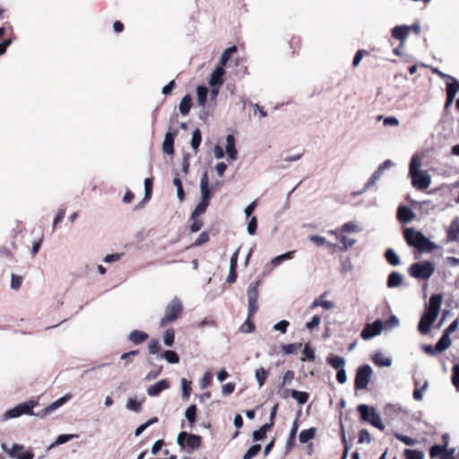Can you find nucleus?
<instances>
[{"label": "nucleus", "mask_w": 459, "mask_h": 459, "mask_svg": "<svg viewBox=\"0 0 459 459\" xmlns=\"http://www.w3.org/2000/svg\"><path fill=\"white\" fill-rule=\"evenodd\" d=\"M331 233L333 234L336 237V238L339 239L340 242L342 244V249L343 250H347L348 248L351 247L355 243L354 239L346 237L342 232H338V230H333Z\"/></svg>", "instance_id": "b1692460"}, {"label": "nucleus", "mask_w": 459, "mask_h": 459, "mask_svg": "<svg viewBox=\"0 0 459 459\" xmlns=\"http://www.w3.org/2000/svg\"><path fill=\"white\" fill-rule=\"evenodd\" d=\"M459 91V82L453 79L452 82L446 84V96L455 98Z\"/></svg>", "instance_id": "79ce46f5"}, {"label": "nucleus", "mask_w": 459, "mask_h": 459, "mask_svg": "<svg viewBox=\"0 0 459 459\" xmlns=\"http://www.w3.org/2000/svg\"><path fill=\"white\" fill-rule=\"evenodd\" d=\"M371 441V436L369 434V432L363 429L359 431V443H364V442H367V443H370Z\"/></svg>", "instance_id": "0e129e2a"}, {"label": "nucleus", "mask_w": 459, "mask_h": 459, "mask_svg": "<svg viewBox=\"0 0 459 459\" xmlns=\"http://www.w3.org/2000/svg\"><path fill=\"white\" fill-rule=\"evenodd\" d=\"M452 383L459 392V365H455L452 368Z\"/></svg>", "instance_id": "13d9d810"}, {"label": "nucleus", "mask_w": 459, "mask_h": 459, "mask_svg": "<svg viewBox=\"0 0 459 459\" xmlns=\"http://www.w3.org/2000/svg\"><path fill=\"white\" fill-rule=\"evenodd\" d=\"M257 229V220L256 217L253 216L247 224V232L250 235H255L256 233Z\"/></svg>", "instance_id": "69168bd1"}, {"label": "nucleus", "mask_w": 459, "mask_h": 459, "mask_svg": "<svg viewBox=\"0 0 459 459\" xmlns=\"http://www.w3.org/2000/svg\"><path fill=\"white\" fill-rule=\"evenodd\" d=\"M170 386V383L167 379H162L154 385L149 386L147 388V394L149 396H158L162 391L169 389Z\"/></svg>", "instance_id": "2eb2a0df"}, {"label": "nucleus", "mask_w": 459, "mask_h": 459, "mask_svg": "<svg viewBox=\"0 0 459 459\" xmlns=\"http://www.w3.org/2000/svg\"><path fill=\"white\" fill-rule=\"evenodd\" d=\"M411 178L412 186L420 190L427 189L431 183L430 177L427 171L414 173L413 175H411Z\"/></svg>", "instance_id": "0eeeda50"}, {"label": "nucleus", "mask_w": 459, "mask_h": 459, "mask_svg": "<svg viewBox=\"0 0 459 459\" xmlns=\"http://www.w3.org/2000/svg\"><path fill=\"white\" fill-rule=\"evenodd\" d=\"M152 186H153V179L152 178H145L144 180V189H145V194H144V200L148 201L151 199L152 197Z\"/></svg>", "instance_id": "3c124183"}, {"label": "nucleus", "mask_w": 459, "mask_h": 459, "mask_svg": "<svg viewBox=\"0 0 459 459\" xmlns=\"http://www.w3.org/2000/svg\"><path fill=\"white\" fill-rule=\"evenodd\" d=\"M208 88L204 85H199L196 88V93H197V102L198 105L201 107H204L207 102V96H208Z\"/></svg>", "instance_id": "393cba45"}, {"label": "nucleus", "mask_w": 459, "mask_h": 459, "mask_svg": "<svg viewBox=\"0 0 459 459\" xmlns=\"http://www.w3.org/2000/svg\"><path fill=\"white\" fill-rule=\"evenodd\" d=\"M210 239V236L208 234V232H202L198 238L194 242V244L192 245L193 247H198V246H202L205 243H207Z\"/></svg>", "instance_id": "680f3d73"}, {"label": "nucleus", "mask_w": 459, "mask_h": 459, "mask_svg": "<svg viewBox=\"0 0 459 459\" xmlns=\"http://www.w3.org/2000/svg\"><path fill=\"white\" fill-rule=\"evenodd\" d=\"M149 338V335L140 330H134L130 333L128 339L134 344L144 342Z\"/></svg>", "instance_id": "5701e85b"}, {"label": "nucleus", "mask_w": 459, "mask_h": 459, "mask_svg": "<svg viewBox=\"0 0 459 459\" xmlns=\"http://www.w3.org/2000/svg\"><path fill=\"white\" fill-rule=\"evenodd\" d=\"M255 330V323L252 321L251 317L247 316V320L245 323L241 325L240 331L242 333H252Z\"/></svg>", "instance_id": "5fc2aeb1"}, {"label": "nucleus", "mask_w": 459, "mask_h": 459, "mask_svg": "<svg viewBox=\"0 0 459 459\" xmlns=\"http://www.w3.org/2000/svg\"><path fill=\"white\" fill-rule=\"evenodd\" d=\"M403 455L405 459H423L424 453L420 450L413 449H405L403 451Z\"/></svg>", "instance_id": "58836bf2"}, {"label": "nucleus", "mask_w": 459, "mask_h": 459, "mask_svg": "<svg viewBox=\"0 0 459 459\" xmlns=\"http://www.w3.org/2000/svg\"><path fill=\"white\" fill-rule=\"evenodd\" d=\"M326 362L336 370L344 368L345 366V359L342 357L333 354L327 356Z\"/></svg>", "instance_id": "412c9836"}, {"label": "nucleus", "mask_w": 459, "mask_h": 459, "mask_svg": "<svg viewBox=\"0 0 459 459\" xmlns=\"http://www.w3.org/2000/svg\"><path fill=\"white\" fill-rule=\"evenodd\" d=\"M394 437L396 439L400 440L406 446H415L418 443V440L416 438H412L411 437L400 433H395Z\"/></svg>", "instance_id": "de8ad7c7"}, {"label": "nucleus", "mask_w": 459, "mask_h": 459, "mask_svg": "<svg viewBox=\"0 0 459 459\" xmlns=\"http://www.w3.org/2000/svg\"><path fill=\"white\" fill-rule=\"evenodd\" d=\"M262 446L259 444L253 445L243 455V459H252L259 454Z\"/></svg>", "instance_id": "49530a36"}, {"label": "nucleus", "mask_w": 459, "mask_h": 459, "mask_svg": "<svg viewBox=\"0 0 459 459\" xmlns=\"http://www.w3.org/2000/svg\"><path fill=\"white\" fill-rule=\"evenodd\" d=\"M190 221H192V223L190 225V231L191 232H197L201 230V228L204 226L203 220L197 218H193L192 215L190 216Z\"/></svg>", "instance_id": "603ef678"}, {"label": "nucleus", "mask_w": 459, "mask_h": 459, "mask_svg": "<svg viewBox=\"0 0 459 459\" xmlns=\"http://www.w3.org/2000/svg\"><path fill=\"white\" fill-rule=\"evenodd\" d=\"M200 190L201 201L210 204V200L214 192L210 188V181L207 171H204L201 177Z\"/></svg>", "instance_id": "9d476101"}, {"label": "nucleus", "mask_w": 459, "mask_h": 459, "mask_svg": "<svg viewBox=\"0 0 459 459\" xmlns=\"http://www.w3.org/2000/svg\"><path fill=\"white\" fill-rule=\"evenodd\" d=\"M420 167V160L418 157H412L411 162H410V176L413 175L414 173L420 172V170L419 168Z\"/></svg>", "instance_id": "bf43d9fd"}, {"label": "nucleus", "mask_w": 459, "mask_h": 459, "mask_svg": "<svg viewBox=\"0 0 459 459\" xmlns=\"http://www.w3.org/2000/svg\"><path fill=\"white\" fill-rule=\"evenodd\" d=\"M225 74V70L223 67L218 65L214 71L212 73L211 77L209 79V84L212 88L221 87L223 82V76Z\"/></svg>", "instance_id": "4468645a"}, {"label": "nucleus", "mask_w": 459, "mask_h": 459, "mask_svg": "<svg viewBox=\"0 0 459 459\" xmlns=\"http://www.w3.org/2000/svg\"><path fill=\"white\" fill-rule=\"evenodd\" d=\"M358 230H359L358 226L354 222H351V221L344 223L341 228L342 233L355 232Z\"/></svg>", "instance_id": "e2e57ef3"}, {"label": "nucleus", "mask_w": 459, "mask_h": 459, "mask_svg": "<svg viewBox=\"0 0 459 459\" xmlns=\"http://www.w3.org/2000/svg\"><path fill=\"white\" fill-rule=\"evenodd\" d=\"M372 373L373 371L369 365L360 366L355 374L354 388L356 390L366 389L370 382Z\"/></svg>", "instance_id": "39448f33"}, {"label": "nucleus", "mask_w": 459, "mask_h": 459, "mask_svg": "<svg viewBox=\"0 0 459 459\" xmlns=\"http://www.w3.org/2000/svg\"><path fill=\"white\" fill-rule=\"evenodd\" d=\"M423 236L421 232L415 231L412 228H407L403 231V237L407 244L415 248H418L420 245Z\"/></svg>", "instance_id": "9b49d317"}, {"label": "nucleus", "mask_w": 459, "mask_h": 459, "mask_svg": "<svg viewBox=\"0 0 459 459\" xmlns=\"http://www.w3.org/2000/svg\"><path fill=\"white\" fill-rule=\"evenodd\" d=\"M226 152L230 160L237 159V150L235 147V137L232 134H229L226 138Z\"/></svg>", "instance_id": "4be33fe9"}, {"label": "nucleus", "mask_w": 459, "mask_h": 459, "mask_svg": "<svg viewBox=\"0 0 459 459\" xmlns=\"http://www.w3.org/2000/svg\"><path fill=\"white\" fill-rule=\"evenodd\" d=\"M38 404L39 403L35 400H29L22 403H19L15 407L5 411L4 418H17L23 414L35 415V413L33 412V408H35Z\"/></svg>", "instance_id": "20e7f679"}, {"label": "nucleus", "mask_w": 459, "mask_h": 459, "mask_svg": "<svg viewBox=\"0 0 459 459\" xmlns=\"http://www.w3.org/2000/svg\"><path fill=\"white\" fill-rule=\"evenodd\" d=\"M446 233L449 241H457L459 239V219H455L451 222Z\"/></svg>", "instance_id": "aec40b11"}, {"label": "nucleus", "mask_w": 459, "mask_h": 459, "mask_svg": "<svg viewBox=\"0 0 459 459\" xmlns=\"http://www.w3.org/2000/svg\"><path fill=\"white\" fill-rule=\"evenodd\" d=\"M451 345V339L447 333H443L441 338L438 340V342L436 344V350L439 351L440 352L448 349Z\"/></svg>", "instance_id": "2f4dec72"}, {"label": "nucleus", "mask_w": 459, "mask_h": 459, "mask_svg": "<svg viewBox=\"0 0 459 459\" xmlns=\"http://www.w3.org/2000/svg\"><path fill=\"white\" fill-rule=\"evenodd\" d=\"M192 108V98L189 94H186L181 100L178 108L182 115L186 116L189 113Z\"/></svg>", "instance_id": "a878e982"}, {"label": "nucleus", "mask_w": 459, "mask_h": 459, "mask_svg": "<svg viewBox=\"0 0 459 459\" xmlns=\"http://www.w3.org/2000/svg\"><path fill=\"white\" fill-rule=\"evenodd\" d=\"M443 301L442 294H433L429 301V304L425 306V307L431 312V314L435 315L437 317L440 312L441 304Z\"/></svg>", "instance_id": "f8f14e48"}, {"label": "nucleus", "mask_w": 459, "mask_h": 459, "mask_svg": "<svg viewBox=\"0 0 459 459\" xmlns=\"http://www.w3.org/2000/svg\"><path fill=\"white\" fill-rule=\"evenodd\" d=\"M183 313V305L178 297H175L166 307L164 316L160 321V326L165 327L167 325L177 321Z\"/></svg>", "instance_id": "f257e3e1"}, {"label": "nucleus", "mask_w": 459, "mask_h": 459, "mask_svg": "<svg viewBox=\"0 0 459 459\" xmlns=\"http://www.w3.org/2000/svg\"><path fill=\"white\" fill-rule=\"evenodd\" d=\"M437 319V316L431 312H429L426 307L424 310L423 315L421 316V318L419 322L418 330L422 334H427L429 333L430 328Z\"/></svg>", "instance_id": "1a4fd4ad"}, {"label": "nucleus", "mask_w": 459, "mask_h": 459, "mask_svg": "<svg viewBox=\"0 0 459 459\" xmlns=\"http://www.w3.org/2000/svg\"><path fill=\"white\" fill-rule=\"evenodd\" d=\"M126 407L131 411L139 412L142 410V403L136 401L135 399L129 398L126 403Z\"/></svg>", "instance_id": "4d7b16f0"}, {"label": "nucleus", "mask_w": 459, "mask_h": 459, "mask_svg": "<svg viewBox=\"0 0 459 459\" xmlns=\"http://www.w3.org/2000/svg\"><path fill=\"white\" fill-rule=\"evenodd\" d=\"M290 395L293 399H295L299 404H304L308 401L309 395L306 392L292 390Z\"/></svg>", "instance_id": "e433bc0d"}, {"label": "nucleus", "mask_w": 459, "mask_h": 459, "mask_svg": "<svg viewBox=\"0 0 459 459\" xmlns=\"http://www.w3.org/2000/svg\"><path fill=\"white\" fill-rule=\"evenodd\" d=\"M385 257L386 261L391 265L395 266V265H398L400 264L399 256L396 255V253L392 248H387L385 250Z\"/></svg>", "instance_id": "c9c22d12"}, {"label": "nucleus", "mask_w": 459, "mask_h": 459, "mask_svg": "<svg viewBox=\"0 0 459 459\" xmlns=\"http://www.w3.org/2000/svg\"><path fill=\"white\" fill-rule=\"evenodd\" d=\"M415 218V213L407 206H400L397 210V219L403 223H407Z\"/></svg>", "instance_id": "a211bd4d"}, {"label": "nucleus", "mask_w": 459, "mask_h": 459, "mask_svg": "<svg viewBox=\"0 0 459 459\" xmlns=\"http://www.w3.org/2000/svg\"><path fill=\"white\" fill-rule=\"evenodd\" d=\"M384 327V324L380 319L376 320L372 324H367L363 328L360 336L364 340H368L378 335Z\"/></svg>", "instance_id": "6e6552de"}, {"label": "nucleus", "mask_w": 459, "mask_h": 459, "mask_svg": "<svg viewBox=\"0 0 459 459\" xmlns=\"http://www.w3.org/2000/svg\"><path fill=\"white\" fill-rule=\"evenodd\" d=\"M22 283V277L13 273L12 277H11V288L13 290H17L21 288Z\"/></svg>", "instance_id": "052dcab7"}, {"label": "nucleus", "mask_w": 459, "mask_h": 459, "mask_svg": "<svg viewBox=\"0 0 459 459\" xmlns=\"http://www.w3.org/2000/svg\"><path fill=\"white\" fill-rule=\"evenodd\" d=\"M182 396L184 399H188L191 393V382L187 381L186 378H182Z\"/></svg>", "instance_id": "6e6d98bb"}, {"label": "nucleus", "mask_w": 459, "mask_h": 459, "mask_svg": "<svg viewBox=\"0 0 459 459\" xmlns=\"http://www.w3.org/2000/svg\"><path fill=\"white\" fill-rule=\"evenodd\" d=\"M302 346V343H290V344H283L281 345V351L284 354H292L297 351L298 349H300Z\"/></svg>", "instance_id": "09e8293b"}, {"label": "nucleus", "mask_w": 459, "mask_h": 459, "mask_svg": "<svg viewBox=\"0 0 459 459\" xmlns=\"http://www.w3.org/2000/svg\"><path fill=\"white\" fill-rule=\"evenodd\" d=\"M212 380V375L210 372H206V373L203 376V377H202V379H201V383H200L201 387H202L203 389H204V388L208 387V386L211 385Z\"/></svg>", "instance_id": "774afa93"}, {"label": "nucleus", "mask_w": 459, "mask_h": 459, "mask_svg": "<svg viewBox=\"0 0 459 459\" xmlns=\"http://www.w3.org/2000/svg\"><path fill=\"white\" fill-rule=\"evenodd\" d=\"M235 52H237V47L236 46H232V47H230V48H226L223 51V53L221 54V56L220 65H219L224 68V66L226 65L227 62L231 57V55L234 54Z\"/></svg>", "instance_id": "473e14b6"}, {"label": "nucleus", "mask_w": 459, "mask_h": 459, "mask_svg": "<svg viewBox=\"0 0 459 459\" xmlns=\"http://www.w3.org/2000/svg\"><path fill=\"white\" fill-rule=\"evenodd\" d=\"M201 142H202V133L199 128H196L193 132L192 140H191V146L195 151V152H197V150L201 144Z\"/></svg>", "instance_id": "4c0bfd02"}, {"label": "nucleus", "mask_w": 459, "mask_h": 459, "mask_svg": "<svg viewBox=\"0 0 459 459\" xmlns=\"http://www.w3.org/2000/svg\"><path fill=\"white\" fill-rule=\"evenodd\" d=\"M258 286H259V281H256L248 287V289H247L248 302L258 301V295H259Z\"/></svg>", "instance_id": "7c9ffc66"}, {"label": "nucleus", "mask_w": 459, "mask_h": 459, "mask_svg": "<svg viewBox=\"0 0 459 459\" xmlns=\"http://www.w3.org/2000/svg\"><path fill=\"white\" fill-rule=\"evenodd\" d=\"M178 134V131L168 132L162 144L163 152L167 154L174 153V139Z\"/></svg>", "instance_id": "f3484780"}, {"label": "nucleus", "mask_w": 459, "mask_h": 459, "mask_svg": "<svg viewBox=\"0 0 459 459\" xmlns=\"http://www.w3.org/2000/svg\"><path fill=\"white\" fill-rule=\"evenodd\" d=\"M357 411L363 421L369 422L372 426L377 428L380 430L385 429V425L383 424L380 416L374 408H370L367 404H359L357 407Z\"/></svg>", "instance_id": "7ed1b4c3"}, {"label": "nucleus", "mask_w": 459, "mask_h": 459, "mask_svg": "<svg viewBox=\"0 0 459 459\" xmlns=\"http://www.w3.org/2000/svg\"><path fill=\"white\" fill-rule=\"evenodd\" d=\"M209 204H208V203H205L204 201H200L198 203V204L196 205V207L195 208V210L193 211V212L191 214L192 217L193 218H197L201 214L204 213L206 212V209L209 206Z\"/></svg>", "instance_id": "c03bdc74"}, {"label": "nucleus", "mask_w": 459, "mask_h": 459, "mask_svg": "<svg viewBox=\"0 0 459 459\" xmlns=\"http://www.w3.org/2000/svg\"><path fill=\"white\" fill-rule=\"evenodd\" d=\"M70 399V395H65L54 403H50L48 406H47L44 410H42L39 413H38V416H40L41 418L45 417L46 415L51 413L58 407L62 406L64 403H65Z\"/></svg>", "instance_id": "dca6fc26"}, {"label": "nucleus", "mask_w": 459, "mask_h": 459, "mask_svg": "<svg viewBox=\"0 0 459 459\" xmlns=\"http://www.w3.org/2000/svg\"><path fill=\"white\" fill-rule=\"evenodd\" d=\"M403 282V276L397 272H392L387 279L388 288L398 287Z\"/></svg>", "instance_id": "c85d7f7f"}, {"label": "nucleus", "mask_w": 459, "mask_h": 459, "mask_svg": "<svg viewBox=\"0 0 459 459\" xmlns=\"http://www.w3.org/2000/svg\"><path fill=\"white\" fill-rule=\"evenodd\" d=\"M437 248V247L436 246L435 243H433L428 238L423 236L421 243L417 249L420 252H431Z\"/></svg>", "instance_id": "c756f323"}, {"label": "nucleus", "mask_w": 459, "mask_h": 459, "mask_svg": "<svg viewBox=\"0 0 459 459\" xmlns=\"http://www.w3.org/2000/svg\"><path fill=\"white\" fill-rule=\"evenodd\" d=\"M443 301L442 294H433L429 301V304L425 306V307L431 312V314L435 315L437 317L440 312L441 304Z\"/></svg>", "instance_id": "ddd939ff"}, {"label": "nucleus", "mask_w": 459, "mask_h": 459, "mask_svg": "<svg viewBox=\"0 0 459 459\" xmlns=\"http://www.w3.org/2000/svg\"><path fill=\"white\" fill-rule=\"evenodd\" d=\"M446 445H444V446L435 445V446H431V448L429 449V456L431 458L442 456L443 453L446 452Z\"/></svg>", "instance_id": "a18cd8bd"}, {"label": "nucleus", "mask_w": 459, "mask_h": 459, "mask_svg": "<svg viewBox=\"0 0 459 459\" xmlns=\"http://www.w3.org/2000/svg\"><path fill=\"white\" fill-rule=\"evenodd\" d=\"M173 184L177 187V194L178 197L180 201H183L185 199V193L182 186V182L178 177L174 178Z\"/></svg>", "instance_id": "864d4df0"}, {"label": "nucleus", "mask_w": 459, "mask_h": 459, "mask_svg": "<svg viewBox=\"0 0 459 459\" xmlns=\"http://www.w3.org/2000/svg\"><path fill=\"white\" fill-rule=\"evenodd\" d=\"M161 357L171 364H176L179 362V357L174 351H165L161 354Z\"/></svg>", "instance_id": "37998d69"}, {"label": "nucleus", "mask_w": 459, "mask_h": 459, "mask_svg": "<svg viewBox=\"0 0 459 459\" xmlns=\"http://www.w3.org/2000/svg\"><path fill=\"white\" fill-rule=\"evenodd\" d=\"M174 340H175V332H174V329L172 328H169L168 329L165 333H164V335H163V341H164V343L170 347L173 345L174 343Z\"/></svg>", "instance_id": "8fccbe9b"}, {"label": "nucleus", "mask_w": 459, "mask_h": 459, "mask_svg": "<svg viewBox=\"0 0 459 459\" xmlns=\"http://www.w3.org/2000/svg\"><path fill=\"white\" fill-rule=\"evenodd\" d=\"M268 376L269 371L262 367L255 370V379L260 387L265 384Z\"/></svg>", "instance_id": "f704fd0d"}, {"label": "nucleus", "mask_w": 459, "mask_h": 459, "mask_svg": "<svg viewBox=\"0 0 459 459\" xmlns=\"http://www.w3.org/2000/svg\"><path fill=\"white\" fill-rule=\"evenodd\" d=\"M373 361L376 365L380 367H388L392 361L389 358H385L383 354L377 353L374 356Z\"/></svg>", "instance_id": "ea45409f"}, {"label": "nucleus", "mask_w": 459, "mask_h": 459, "mask_svg": "<svg viewBox=\"0 0 459 459\" xmlns=\"http://www.w3.org/2000/svg\"><path fill=\"white\" fill-rule=\"evenodd\" d=\"M410 31H411V28L409 26H406V25L395 26L392 30V37L396 39H399L401 41H403L409 35Z\"/></svg>", "instance_id": "6ab92c4d"}, {"label": "nucleus", "mask_w": 459, "mask_h": 459, "mask_svg": "<svg viewBox=\"0 0 459 459\" xmlns=\"http://www.w3.org/2000/svg\"><path fill=\"white\" fill-rule=\"evenodd\" d=\"M326 295V292L322 294L318 299H316L314 300L311 305H310V308L311 309H314L317 307H324L325 309H332L333 307V303L332 301H328V300H322L323 298Z\"/></svg>", "instance_id": "bb28decb"}, {"label": "nucleus", "mask_w": 459, "mask_h": 459, "mask_svg": "<svg viewBox=\"0 0 459 459\" xmlns=\"http://www.w3.org/2000/svg\"><path fill=\"white\" fill-rule=\"evenodd\" d=\"M178 446L185 449H197L202 444V437L198 435L189 434L186 431H182L178 436Z\"/></svg>", "instance_id": "423d86ee"}, {"label": "nucleus", "mask_w": 459, "mask_h": 459, "mask_svg": "<svg viewBox=\"0 0 459 459\" xmlns=\"http://www.w3.org/2000/svg\"><path fill=\"white\" fill-rule=\"evenodd\" d=\"M434 272L435 265L429 261L413 263L408 268L409 274L418 280H429Z\"/></svg>", "instance_id": "f03ea898"}, {"label": "nucleus", "mask_w": 459, "mask_h": 459, "mask_svg": "<svg viewBox=\"0 0 459 459\" xmlns=\"http://www.w3.org/2000/svg\"><path fill=\"white\" fill-rule=\"evenodd\" d=\"M196 413L197 408L196 405L192 404L186 410V418L189 422L190 427L192 428L196 421Z\"/></svg>", "instance_id": "72a5a7b5"}, {"label": "nucleus", "mask_w": 459, "mask_h": 459, "mask_svg": "<svg viewBox=\"0 0 459 459\" xmlns=\"http://www.w3.org/2000/svg\"><path fill=\"white\" fill-rule=\"evenodd\" d=\"M302 353L305 356V358H301V361H305L306 359L309 361H314L316 359L315 351L310 347L309 343H307L305 345Z\"/></svg>", "instance_id": "a19ab883"}, {"label": "nucleus", "mask_w": 459, "mask_h": 459, "mask_svg": "<svg viewBox=\"0 0 459 459\" xmlns=\"http://www.w3.org/2000/svg\"><path fill=\"white\" fill-rule=\"evenodd\" d=\"M316 429L312 427L308 429H304L299 433V442L305 444L316 437Z\"/></svg>", "instance_id": "cd10ccee"}, {"label": "nucleus", "mask_w": 459, "mask_h": 459, "mask_svg": "<svg viewBox=\"0 0 459 459\" xmlns=\"http://www.w3.org/2000/svg\"><path fill=\"white\" fill-rule=\"evenodd\" d=\"M160 350V342L157 339H152L149 343V351L151 354H156Z\"/></svg>", "instance_id": "338daca9"}]
</instances>
